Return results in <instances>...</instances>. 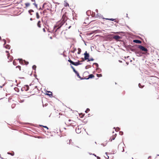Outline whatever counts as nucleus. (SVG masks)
I'll return each instance as SVG.
<instances>
[{
	"label": "nucleus",
	"instance_id": "1",
	"mask_svg": "<svg viewBox=\"0 0 159 159\" xmlns=\"http://www.w3.org/2000/svg\"><path fill=\"white\" fill-rule=\"evenodd\" d=\"M67 17L65 15H63L62 16L61 20L60 21H58L57 23V25L54 26V28H57L55 31L56 32H57V30L61 28V27L65 23L67 20Z\"/></svg>",
	"mask_w": 159,
	"mask_h": 159
},
{
	"label": "nucleus",
	"instance_id": "2",
	"mask_svg": "<svg viewBox=\"0 0 159 159\" xmlns=\"http://www.w3.org/2000/svg\"><path fill=\"white\" fill-rule=\"evenodd\" d=\"M68 61L70 62L71 64L74 65L75 66H77L81 64V63H80V61H78L76 62H74L71 61L70 58L68 60Z\"/></svg>",
	"mask_w": 159,
	"mask_h": 159
},
{
	"label": "nucleus",
	"instance_id": "3",
	"mask_svg": "<svg viewBox=\"0 0 159 159\" xmlns=\"http://www.w3.org/2000/svg\"><path fill=\"white\" fill-rule=\"evenodd\" d=\"M6 52L7 53V58L8 59V62L11 61L13 59V57L10 55L8 51H6Z\"/></svg>",
	"mask_w": 159,
	"mask_h": 159
},
{
	"label": "nucleus",
	"instance_id": "4",
	"mask_svg": "<svg viewBox=\"0 0 159 159\" xmlns=\"http://www.w3.org/2000/svg\"><path fill=\"white\" fill-rule=\"evenodd\" d=\"M138 48L142 51H144L146 52H147L148 51V49L146 48L141 45H139Z\"/></svg>",
	"mask_w": 159,
	"mask_h": 159
},
{
	"label": "nucleus",
	"instance_id": "5",
	"mask_svg": "<svg viewBox=\"0 0 159 159\" xmlns=\"http://www.w3.org/2000/svg\"><path fill=\"white\" fill-rule=\"evenodd\" d=\"M29 88V86L28 85H25L22 88V90L23 91H27Z\"/></svg>",
	"mask_w": 159,
	"mask_h": 159
},
{
	"label": "nucleus",
	"instance_id": "6",
	"mask_svg": "<svg viewBox=\"0 0 159 159\" xmlns=\"http://www.w3.org/2000/svg\"><path fill=\"white\" fill-rule=\"evenodd\" d=\"M113 38L116 41H119V39L121 38V37L119 35H115L113 37Z\"/></svg>",
	"mask_w": 159,
	"mask_h": 159
},
{
	"label": "nucleus",
	"instance_id": "7",
	"mask_svg": "<svg viewBox=\"0 0 159 159\" xmlns=\"http://www.w3.org/2000/svg\"><path fill=\"white\" fill-rule=\"evenodd\" d=\"M94 75L93 74H90L89 75L88 77H84L83 76V77H84V79H88L90 78H94Z\"/></svg>",
	"mask_w": 159,
	"mask_h": 159
},
{
	"label": "nucleus",
	"instance_id": "8",
	"mask_svg": "<svg viewBox=\"0 0 159 159\" xmlns=\"http://www.w3.org/2000/svg\"><path fill=\"white\" fill-rule=\"evenodd\" d=\"M84 60H88L89 58V55L88 53L87 52H85L84 53Z\"/></svg>",
	"mask_w": 159,
	"mask_h": 159
},
{
	"label": "nucleus",
	"instance_id": "9",
	"mask_svg": "<svg viewBox=\"0 0 159 159\" xmlns=\"http://www.w3.org/2000/svg\"><path fill=\"white\" fill-rule=\"evenodd\" d=\"M24 61V62L25 63V64H26V65H27L29 63V62H27V61H25V60H23L22 59H19V62L20 63H23V61Z\"/></svg>",
	"mask_w": 159,
	"mask_h": 159
},
{
	"label": "nucleus",
	"instance_id": "10",
	"mask_svg": "<svg viewBox=\"0 0 159 159\" xmlns=\"http://www.w3.org/2000/svg\"><path fill=\"white\" fill-rule=\"evenodd\" d=\"M116 134L113 135L112 137H111L109 139L110 141H112V140H114L115 138L116 137Z\"/></svg>",
	"mask_w": 159,
	"mask_h": 159
},
{
	"label": "nucleus",
	"instance_id": "11",
	"mask_svg": "<svg viewBox=\"0 0 159 159\" xmlns=\"http://www.w3.org/2000/svg\"><path fill=\"white\" fill-rule=\"evenodd\" d=\"M133 42L135 43H141V41L137 39L134 40L133 41Z\"/></svg>",
	"mask_w": 159,
	"mask_h": 159
},
{
	"label": "nucleus",
	"instance_id": "12",
	"mask_svg": "<svg viewBox=\"0 0 159 159\" xmlns=\"http://www.w3.org/2000/svg\"><path fill=\"white\" fill-rule=\"evenodd\" d=\"M76 50V48H75L74 47H73L72 48L70 52L73 53H74Z\"/></svg>",
	"mask_w": 159,
	"mask_h": 159
},
{
	"label": "nucleus",
	"instance_id": "13",
	"mask_svg": "<svg viewBox=\"0 0 159 159\" xmlns=\"http://www.w3.org/2000/svg\"><path fill=\"white\" fill-rule=\"evenodd\" d=\"M79 148H80L79 147H77V146H74L73 147L72 149L74 150H77Z\"/></svg>",
	"mask_w": 159,
	"mask_h": 159
},
{
	"label": "nucleus",
	"instance_id": "14",
	"mask_svg": "<svg viewBox=\"0 0 159 159\" xmlns=\"http://www.w3.org/2000/svg\"><path fill=\"white\" fill-rule=\"evenodd\" d=\"M37 26L39 28L41 27V21H39L37 23Z\"/></svg>",
	"mask_w": 159,
	"mask_h": 159
},
{
	"label": "nucleus",
	"instance_id": "15",
	"mask_svg": "<svg viewBox=\"0 0 159 159\" xmlns=\"http://www.w3.org/2000/svg\"><path fill=\"white\" fill-rule=\"evenodd\" d=\"M25 5L26 7H28L30 6V3L29 2H27L25 3Z\"/></svg>",
	"mask_w": 159,
	"mask_h": 159
},
{
	"label": "nucleus",
	"instance_id": "16",
	"mask_svg": "<svg viewBox=\"0 0 159 159\" xmlns=\"http://www.w3.org/2000/svg\"><path fill=\"white\" fill-rule=\"evenodd\" d=\"M71 68H72V69H73V71L75 73H77V71H76L75 70V69L72 66H71Z\"/></svg>",
	"mask_w": 159,
	"mask_h": 159
},
{
	"label": "nucleus",
	"instance_id": "17",
	"mask_svg": "<svg viewBox=\"0 0 159 159\" xmlns=\"http://www.w3.org/2000/svg\"><path fill=\"white\" fill-rule=\"evenodd\" d=\"M75 74H76V75H77V77L79 78H80L81 79H81V77L80 76L79 74V73H78V72H77V73H75Z\"/></svg>",
	"mask_w": 159,
	"mask_h": 159
},
{
	"label": "nucleus",
	"instance_id": "18",
	"mask_svg": "<svg viewBox=\"0 0 159 159\" xmlns=\"http://www.w3.org/2000/svg\"><path fill=\"white\" fill-rule=\"evenodd\" d=\"M48 92L49 93H50L47 94V95H49L50 97H52V93L51 92Z\"/></svg>",
	"mask_w": 159,
	"mask_h": 159
},
{
	"label": "nucleus",
	"instance_id": "19",
	"mask_svg": "<svg viewBox=\"0 0 159 159\" xmlns=\"http://www.w3.org/2000/svg\"><path fill=\"white\" fill-rule=\"evenodd\" d=\"M71 121H72V120H71L69 119L68 120V121H67V122L69 124L71 125V124L72 123V122H70Z\"/></svg>",
	"mask_w": 159,
	"mask_h": 159
},
{
	"label": "nucleus",
	"instance_id": "20",
	"mask_svg": "<svg viewBox=\"0 0 159 159\" xmlns=\"http://www.w3.org/2000/svg\"><path fill=\"white\" fill-rule=\"evenodd\" d=\"M144 85H142L140 83L139 84V87L141 88H143L144 87Z\"/></svg>",
	"mask_w": 159,
	"mask_h": 159
},
{
	"label": "nucleus",
	"instance_id": "21",
	"mask_svg": "<svg viewBox=\"0 0 159 159\" xmlns=\"http://www.w3.org/2000/svg\"><path fill=\"white\" fill-rule=\"evenodd\" d=\"M36 18L37 19H39V18L40 16H39V14L38 12H37L36 13Z\"/></svg>",
	"mask_w": 159,
	"mask_h": 159
},
{
	"label": "nucleus",
	"instance_id": "22",
	"mask_svg": "<svg viewBox=\"0 0 159 159\" xmlns=\"http://www.w3.org/2000/svg\"><path fill=\"white\" fill-rule=\"evenodd\" d=\"M78 51L77 53L78 54H80V53L81 51V50L80 48H78Z\"/></svg>",
	"mask_w": 159,
	"mask_h": 159
},
{
	"label": "nucleus",
	"instance_id": "23",
	"mask_svg": "<svg viewBox=\"0 0 159 159\" xmlns=\"http://www.w3.org/2000/svg\"><path fill=\"white\" fill-rule=\"evenodd\" d=\"M105 19L106 20H109L112 21H114L115 20V19H112V18H111V19L106 18Z\"/></svg>",
	"mask_w": 159,
	"mask_h": 159
},
{
	"label": "nucleus",
	"instance_id": "24",
	"mask_svg": "<svg viewBox=\"0 0 159 159\" xmlns=\"http://www.w3.org/2000/svg\"><path fill=\"white\" fill-rule=\"evenodd\" d=\"M5 47L6 48L9 49L10 48V46L9 45H7Z\"/></svg>",
	"mask_w": 159,
	"mask_h": 159
},
{
	"label": "nucleus",
	"instance_id": "25",
	"mask_svg": "<svg viewBox=\"0 0 159 159\" xmlns=\"http://www.w3.org/2000/svg\"><path fill=\"white\" fill-rule=\"evenodd\" d=\"M93 65H95L96 66V68L98 67V64L97 63H94L93 64Z\"/></svg>",
	"mask_w": 159,
	"mask_h": 159
},
{
	"label": "nucleus",
	"instance_id": "26",
	"mask_svg": "<svg viewBox=\"0 0 159 159\" xmlns=\"http://www.w3.org/2000/svg\"><path fill=\"white\" fill-rule=\"evenodd\" d=\"M90 111V109L89 108H87L86 110L85 111V112L86 113H88Z\"/></svg>",
	"mask_w": 159,
	"mask_h": 159
},
{
	"label": "nucleus",
	"instance_id": "27",
	"mask_svg": "<svg viewBox=\"0 0 159 159\" xmlns=\"http://www.w3.org/2000/svg\"><path fill=\"white\" fill-rule=\"evenodd\" d=\"M13 64L15 66H16V61H15V60H14V61H13Z\"/></svg>",
	"mask_w": 159,
	"mask_h": 159
},
{
	"label": "nucleus",
	"instance_id": "28",
	"mask_svg": "<svg viewBox=\"0 0 159 159\" xmlns=\"http://www.w3.org/2000/svg\"><path fill=\"white\" fill-rule=\"evenodd\" d=\"M29 13H30V15H31L32 14H31V12H33L34 11L32 10H29Z\"/></svg>",
	"mask_w": 159,
	"mask_h": 159
},
{
	"label": "nucleus",
	"instance_id": "29",
	"mask_svg": "<svg viewBox=\"0 0 159 159\" xmlns=\"http://www.w3.org/2000/svg\"><path fill=\"white\" fill-rule=\"evenodd\" d=\"M36 66L35 65L33 66H32V68H33V69H34V70H35V69H36Z\"/></svg>",
	"mask_w": 159,
	"mask_h": 159
},
{
	"label": "nucleus",
	"instance_id": "30",
	"mask_svg": "<svg viewBox=\"0 0 159 159\" xmlns=\"http://www.w3.org/2000/svg\"><path fill=\"white\" fill-rule=\"evenodd\" d=\"M94 60V59L93 58H91V59H89L88 60V61H93Z\"/></svg>",
	"mask_w": 159,
	"mask_h": 159
},
{
	"label": "nucleus",
	"instance_id": "31",
	"mask_svg": "<svg viewBox=\"0 0 159 159\" xmlns=\"http://www.w3.org/2000/svg\"><path fill=\"white\" fill-rule=\"evenodd\" d=\"M16 68H18L19 69V70H21V67L19 66H16Z\"/></svg>",
	"mask_w": 159,
	"mask_h": 159
},
{
	"label": "nucleus",
	"instance_id": "32",
	"mask_svg": "<svg viewBox=\"0 0 159 159\" xmlns=\"http://www.w3.org/2000/svg\"><path fill=\"white\" fill-rule=\"evenodd\" d=\"M97 77H101L102 76V75L101 74H97Z\"/></svg>",
	"mask_w": 159,
	"mask_h": 159
},
{
	"label": "nucleus",
	"instance_id": "33",
	"mask_svg": "<svg viewBox=\"0 0 159 159\" xmlns=\"http://www.w3.org/2000/svg\"><path fill=\"white\" fill-rule=\"evenodd\" d=\"M65 7L69 6V4L67 3H66L65 5Z\"/></svg>",
	"mask_w": 159,
	"mask_h": 159
},
{
	"label": "nucleus",
	"instance_id": "34",
	"mask_svg": "<svg viewBox=\"0 0 159 159\" xmlns=\"http://www.w3.org/2000/svg\"><path fill=\"white\" fill-rule=\"evenodd\" d=\"M33 4L34 5V6L36 8H37V5L35 3H34Z\"/></svg>",
	"mask_w": 159,
	"mask_h": 159
},
{
	"label": "nucleus",
	"instance_id": "35",
	"mask_svg": "<svg viewBox=\"0 0 159 159\" xmlns=\"http://www.w3.org/2000/svg\"><path fill=\"white\" fill-rule=\"evenodd\" d=\"M120 134L121 135H122L123 134V132H120Z\"/></svg>",
	"mask_w": 159,
	"mask_h": 159
},
{
	"label": "nucleus",
	"instance_id": "36",
	"mask_svg": "<svg viewBox=\"0 0 159 159\" xmlns=\"http://www.w3.org/2000/svg\"><path fill=\"white\" fill-rule=\"evenodd\" d=\"M43 31L44 32H46V30H45V29L44 28H43Z\"/></svg>",
	"mask_w": 159,
	"mask_h": 159
},
{
	"label": "nucleus",
	"instance_id": "37",
	"mask_svg": "<svg viewBox=\"0 0 159 159\" xmlns=\"http://www.w3.org/2000/svg\"><path fill=\"white\" fill-rule=\"evenodd\" d=\"M46 10H44L43 11V13H46Z\"/></svg>",
	"mask_w": 159,
	"mask_h": 159
},
{
	"label": "nucleus",
	"instance_id": "38",
	"mask_svg": "<svg viewBox=\"0 0 159 159\" xmlns=\"http://www.w3.org/2000/svg\"><path fill=\"white\" fill-rule=\"evenodd\" d=\"M86 73L89 74V73L87 72H85L84 73V75L85 74H86Z\"/></svg>",
	"mask_w": 159,
	"mask_h": 159
},
{
	"label": "nucleus",
	"instance_id": "39",
	"mask_svg": "<svg viewBox=\"0 0 159 159\" xmlns=\"http://www.w3.org/2000/svg\"><path fill=\"white\" fill-rule=\"evenodd\" d=\"M43 127L44 128H47V129H48V128L47 126H43Z\"/></svg>",
	"mask_w": 159,
	"mask_h": 159
},
{
	"label": "nucleus",
	"instance_id": "40",
	"mask_svg": "<svg viewBox=\"0 0 159 159\" xmlns=\"http://www.w3.org/2000/svg\"><path fill=\"white\" fill-rule=\"evenodd\" d=\"M4 44H5L6 43V41L5 39H4Z\"/></svg>",
	"mask_w": 159,
	"mask_h": 159
},
{
	"label": "nucleus",
	"instance_id": "41",
	"mask_svg": "<svg viewBox=\"0 0 159 159\" xmlns=\"http://www.w3.org/2000/svg\"><path fill=\"white\" fill-rule=\"evenodd\" d=\"M84 61V60L83 58L82 59V61Z\"/></svg>",
	"mask_w": 159,
	"mask_h": 159
},
{
	"label": "nucleus",
	"instance_id": "42",
	"mask_svg": "<svg viewBox=\"0 0 159 159\" xmlns=\"http://www.w3.org/2000/svg\"><path fill=\"white\" fill-rule=\"evenodd\" d=\"M8 153L11 154L12 156H13V154H12V153Z\"/></svg>",
	"mask_w": 159,
	"mask_h": 159
},
{
	"label": "nucleus",
	"instance_id": "43",
	"mask_svg": "<svg viewBox=\"0 0 159 159\" xmlns=\"http://www.w3.org/2000/svg\"><path fill=\"white\" fill-rule=\"evenodd\" d=\"M84 116L83 115H81V116L80 117L81 118H82Z\"/></svg>",
	"mask_w": 159,
	"mask_h": 159
},
{
	"label": "nucleus",
	"instance_id": "44",
	"mask_svg": "<svg viewBox=\"0 0 159 159\" xmlns=\"http://www.w3.org/2000/svg\"><path fill=\"white\" fill-rule=\"evenodd\" d=\"M45 5V4H44L43 5V7H44Z\"/></svg>",
	"mask_w": 159,
	"mask_h": 159
},
{
	"label": "nucleus",
	"instance_id": "45",
	"mask_svg": "<svg viewBox=\"0 0 159 159\" xmlns=\"http://www.w3.org/2000/svg\"><path fill=\"white\" fill-rule=\"evenodd\" d=\"M12 107H14V106H13V105H12Z\"/></svg>",
	"mask_w": 159,
	"mask_h": 159
},
{
	"label": "nucleus",
	"instance_id": "46",
	"mask_svg": "<svg viewBox=\"0 0 159 159\" xmlns=\"http://www.w3.org/2000/svg\"><path fill=\"white\" fill-rule=\"evenodd\" d=\"M12 107H14V106H13V105H12Z\"/></svg>",
	"mask_w": 159,
	"mask_h": 159
},
{
	"label": "nucleus",
	"instance_id": "47",
	"mask_svg": "<svg viewBox=\"0 0 159 159\" xmlns=\"http://www.w3.org/2000/svg\"><path fill=\"white\" fill-rule=\"evenodd\" d=\"M12 107H14V106H13V105H12Z\"/></svg>",
	"mask_w": 159,
	"mask_h": 159
},
{
	"label": "nucleus",
	"instance_id": "48",
	"mask_svg": "<svg viewBox=\"0 0 159 159\" xmlns=\"http://www.w3.org/2000/svg\"><path fill=\"white\" fill-rule=\"evenodd\" d=\"M12 107H14V106H13V105H12Z\"/></svg>",
	"mask_w": 159,
	"mask_h": 159
},
{
	"label": "nucleus",
	"instance_id": "49",
	"mask_svg": "<svg viewBox=\"0 0 159 159\" xmlns=\"http://www.w3.org/2000/svg\"><path fill=\"white\" fill-rule=\"evenodd\" d=\"M56 34H55L54 35H55V37L56 36Z\"/></svg>",
	"mask_w": 159,
	"mask_h": 159
},
{
	"label": "nucleus",
	"instance_id": "50",
	"mask_svg": "<svg viewBox=\"0 0 159 159\" xmlns=\"http://www.w3.org/2000/svg\"><path fill=\"white\" fill-rule=\"evenodd\" d=\"M30 20H32V18H31L30 19Z\"/></svg>",
	"mask_w": 159,
	"mask_h": 159
},
{
	"label": "nucleus",
	"instance_id": "51",
	"mask_svg": "<svg viewBox=\"0 0 159 159\" xmlns=\"http://www.w3.org/2000/svg\"><path fill=\"white\" fill-rule=\"evenodd\" d=\"M38 138H40L41 137H38Z\"/></svg>",
	"mask_w": 159,
	"mask_h": 159
},
{
	"label": "nucleus",
	"instance_id": "52",
	"mask_svg": "<svg viewBox=\"0 0 159 159\" xmlns=\"http://www.w3.org/2000/svg\"><path fill=\"white\" fill-rule=\"evenodd\" d=\"M50 38L51 39H52V37H50Z\"/></svg>",
	"mask_w": 159,
	"mask_h": 159
},
{
	"label": "nucleus",
	"instance_id": "53",
	"mask_svg": "<svg viewBox=\"0 0 159 159\" xmlns=\"http://www.w3.org/2000/svg\"><path fill=\"white\" fill-rule=\"evenodd\" d=\"M76 131H77V128L76 129Z\"/></svg>",
	"mask_w": 159,
	"mask_h": 159
},
{
	"label": "nucleus",
	"instance_id": "54",
	"mask_svg": "<svg viewBox=\"0 0 159 159\" xmlns=\"http://www.w3.org/2000/svg\"><path fill=\"white\" fill-rule=\"evenodd\" d=\"M126 63L127 64H128V63L127 62H126Z\"/></svg>",
	"mask_w": 159,
	"mask_h": 159
},
{
	"label": "nucleus",
	"instance_id": "55",
	"mask_svg": "<svg viewBox=\"0 0 159 159\" xmlns=\"http://www.w3.org/2000/svg\"><path fill=\"white\" fill-rule=\"evenodd\" d=\"M126 63L127 64H128V63L127 62H126Z\"/></svg>",
	"mask_w": 159,
	"mask_h": 159
},
{
	"label": "nucleus",
	"instance_id": "56",
	"mask_svg": "<svg viewBox=\"0 0 159 159\" xmlns=\"http://www.w3.org/2000/svg\"><path fill=\"white\" fill-rule=\"evenodd\" d=\"M126 63L127 64H128V63L127 62H126Z\"/></svg>",
	"mask_w": 159,
	"mask_h": 159
}]
</instances>
